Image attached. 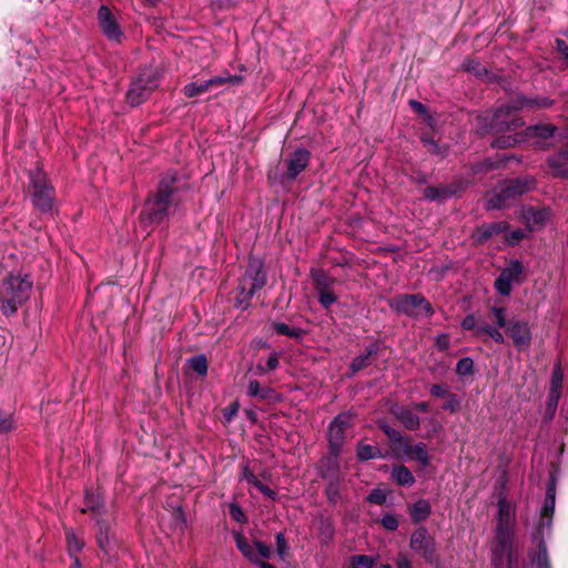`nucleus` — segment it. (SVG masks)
<instances>
[{"instance_id": "1", "label": "nucleus", "mask_w": 568, "mask_h": 568, "mask_svg": "<svg viewBox=\"0 0 568 568\" xmlns=\"http://www.w3.org/2000/svg\"><path fill=\"white\" fill-rule=\"evenodd\" d=\"M33 283L28 275L11 274L0 284V310L6 316L13 315L29 300Z\"/></svg>"}, {"instance_id": "2", "label": "nucleus", "mask_w": 568, "mask_h": 568, "mask_svg": "<svg viewBox=\"0 0 568 568\" xmlns=\"http://www.w3.org/2000/svg\"><path fill=\"white\" fill-rule=\"evenodd\" d=\"M173 182V178L164 179L160 182L158 193L149 199L144 205L141 214L142 221L161 223L174 211L175 206L172 201Z\"/></svg>"}, {"instance_id": "3", "label": "nucleus", "mask_w": 568, "mask_h": 568, "mask_svg": "<svg viewBox=\"0 0 568 568\" xmlns=\"http://www.w3.org/2000/svg\"><path fill=\"white\" fill-rule=\"evenodd\" d=\"M515 523V508L506 500H498V525H497V549L496 554H508L510 560L509 546L511 541L513 527Z\"/></svg>"}, {"instance_id": "4", "label": "nucleus", "mask_w": 568, "mask_h": 568, "mask_svg": "<svg viewBox=\"0 0 568 568\" xmlns=\"http://www.w3.org/2000/svg\"><path fill=\"white\" fill-rule=\"evenodd\" d=\"M389 306L397 313L415 318L429 317L433 315V307L420 294L398 295L389 301Z\"/></svg>"}, {"instance_id": "5", "label": "nucleus", "mask_w": 568, "mask_h": 568, "mask_svg": "<svg viewBox=\"0 0 568 568\" xmlns=\"http://www.w3.org/2000/svg\"><path fill=\"white\" fill-rule=\"evenodd\" d=\"M265 274L258 261L250 262L248 268L242 278L240 293L236 297L237 305L245 307L251 296L265 285Z\"/></svg>"}, {"instance_id": "6", "label": "nucleus", "mask_w": 568, "mask_h": 568, "mask_svg": "<svg viewBox=\"0 0 568 568\" xmlns=\"http://www.w3.org/2000/svg\"><path fill=\"white\" fill-rule=\"evenodd\" d=\"M159 85V72L155 69L144 70L131 84L126 99L131 105L141 104Z\"/></svg>"}, {"instance_id": "7", "label": "nucleus", "mask_w": 568, "mask_h": 568, "mask_svg": "<svg viewBox=\"0 0 568 568\" xmlns=\"http://www.w3.org/2000/svg\"><path fill=\"white\" fill-rule=\"evenodd\" d=\"M30 179L34 206L42 212L50 211L53 205V189L48 184L45 174L38 169L31 174Z\"/></svg>"}, {"instance_id": "8", "label": "nucleus", "mask_w": 568, "mask_h": 568, "mask_svg": "<svg viewBox=\"0 0 568 568\" xmlns=\"http://www.w3.org/2000/svg\"><path fill=\"white\" fill-rule=\"evenodd\" d=\"M352 415L348 413L339 414L334 418L328 428V440L331 445V449L335 455L338 454L339 448L342 447L345 437L346 430L351 426Z\"/></svg>"}, {"instance_id": "9", "label": "nucleus", "mask_w": 568, "mask_h": 568, "mask_svg": "<svg viewBox=\"0 0 568 568\" xmlns=\"http://www.w3.org/2000/svg\"><path fill=\"white\" fill-rule=\"evenodd\" d=\"M241 78L233 77H214L210 80L202 81L200 83L192 82L184 87L183 92L187 98H194L201 95L203 93L210 92L215 88L224 85L226 83L237 84L240 83Z\"/></svg>"}, {"instance_id": "10", "label": "nucleus", "mask_w": 568, "mask_h": 568, "mask_svg": "<svg viewBox=\"0 0 568 568\" xmlns=\"http://www.w3.org/2000/svg\"><path fill=\"white\" fill-rule=\"evenodd\" d=\"M234 539L239 550L252 562H258V559H267L271 556V548L261 541L250 544L240 532H234Z\"/></svg>"}, {"instance_id": "11", "label": "nucleus", "mask_w": 568, "mask_h": 568, "mask_svg": "<svg viewBox=\"0 0 568 568\" xmlns=\"http://www.w3.org/2000/svg\"><path fill=\"white\" fill-rule=\"evenodd\" d=\"M491 314L495 326L489 324H480L478 326V332L487 334L494 342L501 344L505 342V337L499 328H505L507 331V326L509 324L507 321L506 308L495 306L491 308Z\"/></svg>"}, {"instance_id": "12", "label": "nucleus", "mask_w": 568, "mask_h": 568, "mask_svg": "<svg viewBox=\"0 0 568 568\" xmlns=\"http://www.w3.org/2000/svg\"><path fill=\"white\" fill-rule=\"evenodd\" d=\"M506 333L513 339L518 351L527 349L531 342L530 326L526 321L511 320L507 326Z\"/></svg>"}, {"instance_id": "13", "label": "nucleus", "mask_w": 568, "mask_h": 568, "mask_svg": "<svg viewBox=\"0 0 568 568\" xmlns=\"http://www.w3.org/2000/svg\"><path fill=\"white\" fill-rule=\"evenodd\" d=\"M410 548L424 557L427 561H432L435 555V541L428 535L425 528H419L412 535Z\"/></svg>"}, {"instance_id": "14", "label": "nucleus", "mask_w": 568, "mask_h": 568, "mask_svg": "<svg viewBox=\"0 0 568 568\" xmlns=\"http://www.w3.org/2000/svg\"><path fill=\"white\" fill-rule=\"evenodd\" d=\"M523 272V267L519 262H511L506 268H504L495 281V287L501 295H509L513 283L518 282L519 276Z\"/></svg>"}, {"instance_id": "15", "label": "nucleus", "mask_w": 568, "mask_h": 568, "mask_svg": "<svg viewBox=\"0 0 568 568\" xmlns=\"http://www.w3.org/2000/svg\"><path fill=\"white\" fill-rule=\"evenodd\" d=\"M99 23L104 34L112 40H118L121 31L109 8L102 6L98 13Z\"/></svg>"}, {"instance_id": "16", "label": "nucleus", "mask_w": 568, "mask_h": 568, "mask_svg": "<svg viewBox=\"0 0 568 568\" xmlns=\"http://www.w3.org/2000/svg\"><path fill=\"white\" fill-rule=\"evenodd\" d=\"M310 152L304 149L296 150L287 160V176L295 179L308 164Z\"/></svg>"}, {"instance_id": "17", "label": "nucleus", "mask_w": 568, "mask_h": 568, "mask_svg": "<svg viewBox=\"0 0 568 568\" xmlns=\"http://www.w3.org/2000/svg\"><path fill=\"white\" fill-rule=\"evenodd\" d=\"M397 450L399 455H405L409 458L416 459L423 466H426L428 464V453L426 446L423 443L412 445L405 442L400 447H397Z\"/></svg>"}, {"instance_id": "18", "label": "nucleus", "mask_w": 568, "mask_h": 568, "mask_svg": "<svg viewBox=\"0 0 568 568\" xmlns=\"http://www.w3.org/2000/svg\"><path fill=\"white\" fill-rule=\"evenodd\" d=\"M97 515L98 534L97 541L101 549H106L110 544L111 521L109 517H102L100 510L94 513Z\"/></svg>"}, {"instance_id": "19", "label": "nucleus", "mask_w": 568, "mask_h": 568, "mask_svg": "<svg viewBox=\"0 0 568 568\" xmlns=\"http://www.w3.org/2000/svg\"><path fill=\"white\" fill-rule=\"evenodd\" d=\"M511 112L513 109L510 108L499 109L493 125L499 130H509L513 126H518L520 124L519 120Z\"/></svg>"}, {"instance_id": "20", "label": "nucleus", "mask_w": 568, "mask_h": 568, "mask_svg": "<svg viewBox=\"0 0 568 568\" xmlns=\"http://www.w3.org/2000/svg\"><path fill=\"white\" fill-rule=\"evenodd\" d=\"M393 414L407 429L414 430L419 427V417L410 409L396 407L393 409Z\"/></svg>"}, {"instance_id": "21", "label": "nucleus", "mask_w": 568, "mask_h": 568, "mask_svg": "<svg viewBox=\"0 0 568 568\" xmlns=\"http://www.w3.org/2000/svg\"><path fill=\"white\" fill-rule=\"evenodd\" d=\"M552 173L557 176L568 178V150L560 152L549 160Z\"/></svg>"}, {"instance_id": "22", "label": "nucleus", "mask_w": 568, "mask_h": 568, "mask_svg": "<svg viewBox=\"0 0 568 568\" xmlns=\"http://www.w3.org/2000/svg\"><path fill=\"white\" fill-rule=\"evenodd\" d=\"M532 187V181L530 180H513L510 181L505 190L503 191L504 197L516 196L529 191Z\"/></svg>"}, {"instance_id": "23", "label": "nucleus", "mask_w": 568, "mask_h": 568, "mask_svg": "<svg viewBox=\"0 0 568 568\" xmlns=\"http://www.w3.org/2000/svg\"><path fill=\"white\" fill-rule=\"evenodd\" d=\"M67 542H68V551L71 558H73V562L71 567L74 565L75 560H79L75 555L82 549L84 542L83 539L78 536L72 529H68L65 531ZM80 564V561H78Z\"/></svg>"}, {"instance_id": "24", "label": "nucleus", "mask_w": 568, "mask_h": 568, "mask_svg": "<svg viewBox=\"0 0 568 568\" xmlns=\"http://www.w3.org/2000/svg\"><path fill=\"white\" fill-rule=\"evenodd\" d=\"M548 216H549L548 211L535 210V209H528L524 215L526 223L530 230H532L539 225H542L545 223V221L548 219Z\"/></svg>"}, {"instance_id": "25", "label": "nucleus", "mask_w": 568, "mask_h": 568, "mask_svg": "<svg viewBox=\"0 0 568 568\" xmlns=\"http://www.w3.org/2000/svg\"><path fill=\"white\" fill-rule=\"evenodd\" d=\"M410 517L415 523L426 519L430 514V505L428 501L420 499L416 501L409 509Z\"/></svg>"}, {"instance_id": "26", "label": "nucleus", "mask_w": 568, "mask_h": 568, "mask_svg": "<svg viewBox=\"0 0 568 568\" xmlns=\"http://www.w3.org/2000/svg\"><path fill=\"white\" fill-rule=\"evenodd\" d=\"M393 479L402 486H412L415 483V478L410 470L405 466H397L392 471Z\"/></svg>"}, {"instance_id": "27", "label": "nucleus", "mask_w": 568, "mask_h": 568, "mask_svg": "<svg viewBox=\"0 0 568 568\" xmlns=\"http://www.w3.org/2000/svg\"><path fill=\"white\" fill-rule=\"evenodd\" d=\"M357 456L361 460H368L376 457H383L378 448L368 444H359L357 446Z\"/></svg>"}, {"instance_id": "28", "label": "nucleus", "mask_w": 568, "mask_h": 568, "mask_svg": "<svg viewBox=\"0 0 568 568\" xmlns=\"http://www.w3.org/2000/svg\"><path fill=\"white\" fill-rule=\"evenodd\" d=\"M313 280H314L316 292L329 290L332 283H333V281L322 271L314 272Z\"/></svg>"}, {"instance_id": "29", "label": "nucleus", "mask_w": 568, "mask_h": 568, "mask_svg": "<svg viewBox=\"0 0 568 568\" xmlns=\"http://www.w3.org/2000/svg\"><path fill=\"white\" fill-rule=\"evenodd\" d=\"M190 367L201 376L206 375L207 361L204 355H197L189 361Z\"/></svg>"}, {"instance_id": "30", "label": "nucleus", "mask_w": 568, "mask_h": 568, "mask_svg": "<svg viewBox=\"0 0 568 568\" xmlns=\"http://www.w3.org/2000/svg\"><path fill=\"white\" fill-rule=\"evenodd\" d=\"M376 353V348L374 346H371L366 349V353L363 355H359L355 357L351 364V368L353 372H357L362 368H364L367 365L368 358Z\"/></svg>"}, {"instance_id": "31", "label": "nucleus", "mask_w": 568, "mask_h": 568, "mask_svg": "<svg viewBox=\"0 0 568 568\" xmlns=\"http://www.w3.org/2000/svg\"><path fill=\"white\" fill-rule=\"evenodd\" d=\"M555 509V486L550 484L546 491V501L542 508L544 516H551Z\"/></svg>"}, {"instance_id": "32", "label": "nucleus", "mask_w": 568, "mask_h": 568, "mask_svg": "<svg viewBox=\"0 0 568 568\" xmlns=\"http://www.w3.org/2000/svg\"><path fill=\"white\" fill-rule=\"evenodd\" d=\"M374 559L366 555L353 556L348 568H372Z\"/></svg>"}, {"instance_id": "33", "label": "nucleus", "mask_w": 568, "mask_h": 568, "mask_svg": "<svg viewBox=\"0 0 568 568\" xmlns=\"http://www.w3.org/2000/svg\"><path fill=\"white\" fill-rule=\"evenodd\" d=\"M559 398H560V393L549 390L547 407H546V417L548 419H551L555 416Z\"/></svg>"}, {"instance_id": "34", "label": "nucleus", "mask_w": 568, "mask_h": 568, "mask_svg": "<svg viewBox=\"0 0 568 568\" xmlns=\"http://www.w3.org/2000/svg\"><path fill=\"white\" fill-rule=\"evenodd\" d=\"M474 363L473 359L469 357H464L458 361L456 365V373L462 376H469L473 374Z\"/></svg>"}, {"instance_id": "35", "label": "nucleus", "mask_w": 568, "mask_h": 568, "mask_svg": "<svg viewBox=\"0 0 568 568\" xmlns=\"http://www.w3.org/2000/svg\"><path fill=\"white\" fill-rule=\"evenodd\" d=\"M562 381H564V374H562L560 367L556 366L552 371L551 384H550L549 390L557 392V393L561 394Z\"/></svg>"}, {"instance_id": "36", "label": "nucleus", "mask_w": 568, "mask_h": 568, "mask_svg": "<svg viewBox=\"0 0 568 568\" xmlns=\"http://www.w3.org/2000/svg\"><path fill=\"white\" fill-rule=\"evenodd\" d=\"M270 390L261 388L257 381H251L247 386V394L252 397L267 398Z\"/></svg>"}, {"instance_id": "37", "label": "nucleus", "mask_w": 568, "mask_h": 568, "mask_svg": "<svg viewBox=\"0 0 568 568\" xmlns=\"http://www.w3.org/2000/svg\"><path fill=\"white\" fill-rule=\"evenodd\" d=\"M474 241L476 243H483L494 236L493 231L490 230L488 224L481 225L474 232Z\"/></svg>"}, {"instance_id": "38", "label": "nucleus", "mask_w": 568, "mask_h": 568, "mask_svg": "<svg viewBox=\"0 0 568 568\" xmlns=\"http://www.w3.org/2000/svg\"><path fill=\"white\" fill-rule=\"evenodd\" d=\"M530 136H540L547 139L552 135L554 128L550 125H537L528 129Z\"/></svg>"}, {"instance_id": "39", "label": "nucleus", "mask_w": 568, "mask_h": 568, "mask_svg": "<svg viewBox=\"0 0 568 568\" xmlns=\"http://www.w3.org/2000/svg\"><path fill=\"white\" fill-rule=\"evenodd\" d=\"M536 568H550L546 548L541 544L537 557L534 559Z\"/></svg>"}, {"instance_id": "40", "label": "nucleus", "mask_w": 568, "mask_h": 568, "mask_svg": "<svg viewBox=\"0 0 568 568\" xmlns=\"http://www.w3.org/2000/svg\"><path fill=\"white\" fill-rule=\"evenodd\" d=\"M274 329L276 331V333H278L281 335H286L290 337H298L300 333H301L300 329L290 327L288 325H286L284 323L274 324Z\"/></svg>"}, {"instance_id": "41", "label": "nucleus", "mask_w": 568, "mask_h": 568, "mask_svg": "<svg viewBox=\"0 0 568 568\" xmlns=\"http://www.w3.org/2000/svg\"><path fill=\"white\" fill-rule=\"evenodd\" d=\"M524 236L525 232L523 230L517 229L511 232L507 231L506 234L504 235V239L509 245H516L524 239Z\"/></svg>"}, {"instance_id": "42", "label": "nucleus", "mask_w": 568, "mask_h": 568, "mask_svg": "<svg viewBox=\"0 0 568 568\" xmlns=\"http://www.w3.org/2000/svg\"><path fill=\"white\" fill-rule=\"evenodd\" d=\"M320 297V303L325 307L328 308L331 305H333L336 302V296L331 290H325L317 292Z\"/></svg>"}, {"instance_id": "43", "label": "nucleus", "mask_w": 568, "mask_h": 568, "mask_svg": "<svg viewBox=\"0 0 568 568\" xmlns=\"http://www.w3.org/2000/svg\"><path fill=\"white\" fill-rule=\"evenodd\" d=\"M383 429L390 442H393L395 445L398 444V447H400L403 445V443H404L403 437L398 430H396L389 426H384Z\"/></svg>"}, {"instance_id": "44", "label": "nucleus", "mask_w": 568, "mask_h": 568, "mask_svg": "<svg viewBox=\"0 0 568 568\" xmlns=\"http://www.w3.org/2000/svg\"><path fill=\"white\" fill-rule=\"evenodd\" d=\"M367 500L372 504L382 505L386 500V493L382 489H374L367 496Z\"/></svg>"}, {"instance_id": "45", "label": "nucleus", "mask_w": 568, "mask_h": 568, "mask_svg": "<svg viewBox=\"0 0 568 568\" xmlns=\"http://www.w3.org/2000/svg\"><path fill=\"white\" fill-rule=\"evenodd\" d=\"M288 549V546L286 544V540L284 538L283 534L276 535V550L280 557L284 558Z\"/></svg>"}, {"instance_id": "46", "label": "nucleus", "mask_w": 568, "mask_h": 568, "mask_svg": "<svg viewBox=\"0 0 568 568\" xmlns=\"http://www.w3.org/2000/svg\"><path fill=\"white\" fill-rule=\"evenodd\" d=\"M382 525L387 530H395L398 527V520L393 515H386L382 518Z\"/></svg>"}, {"instance_id": "47", "label": "nucleus", "mask_w": 568, "mask_h": 568, "mask_svg": "<svg viewBox=\"0 0 568 568\" xmlns=\"http://www.w3.org/2000/svg\"><path fill=\"white\" fill-rule=\"evenodd\" d=\"M242 479L246 480L250 485H253L254 487L260 481L257 477L254 475V473L247 466H243Z\"/></svg>"}, {"instance_id": "48", "label": "nucleus", "mask_w": 568, "mask_h": 568, "mask_svg": "<svg viewBox=\"0 0 568 568\" xmlns=\"http://www.w3.org/2000/svg\"><path fill=\"white\" fill-rule=\"evenodd\" d=\"M490 230L493 231L494 235L497 234H506V232L509 230V224L507 222H495L488 224Z\"/></svg>"}, {"instance_id": "49", "label": "nucleus", "mask_w": 568, "mask_h": 568, "mask_svg": "<svg viewBox=\"0 0 568 568\" xmlns=\"http://www.w3.org/2000/svg\"><path fill=\"white\" fill-rule=\"evenodd\" d=\"M13 428L12 419L9 415L0 413V433L10 432Z\"/></svg>"}, {"instance_id": "50", "label": "nucleus", "mask_w": 568, "mask_h": 568, "mask_svg": "<svg viewBox=\"0 0 568 568\" xmlns=\"http://www.w3.org/2000/svg\"><path fill=\"white\" fill-rule=\"evenodd\" d=\"M230 514L233 519H235L239 523L245 521V515L242 511V509L237 505H231L230 506Z\"/></svg>"}, {"instance_id": "51", "label": "nucleus", "mask_w": 568, "mask_h": 568, "mask_svg": "<svg viewBox=\"0 0 568 568\" xmlns=\"http://www.w3.org/2000/svg\"><path fill=\"white\" fill-rule=\"evenodd\" d=\"M425 196L429 200H437L444 197V191L436 187H427L425 190Z\"/></svg>"}, {"instance_id": "52", "label": "nucleus", "mask_w": 568, "mask_h": 568, "mask_svg": "<svg viewBox=\"0 0 568 568\" xmlns=\"http://www.w3.org/2000/svg\"><path fill=\"white\" fill-rule=\"evenodd\" d=\"M459 407V400L455 395H450L447 402L444 404V409H448L450 412L457 410Z\"/></svg>"}, {"instance_id": "53", "label": "nucleus", "mask_w": 568, "mask_h": 568, "mask_svg": "<svg viewBox=\"0 0 568 568\" xmlns=\"http://www.w3.org/2000/svg\"><path fill=\"white\" fill-rule=\"evenodd\" d=\"M462 326H463V328H464V329H467V331H469V329H474V328H476V329L478 331V326H479V325H477V326H476V320H475V317H474L473 315H469V316H466V317L463 320V322H462Z\"/></svg>"}, {"instance_id": "54", "label": "nucleus", "mask_w": 568, "mask_h": 568, "mask_svg": "<svg viewBox=\"0 0 568 568\" xmlns=\"http://www.w3.org/2000/svg\"><path fill=\"white\" fill-rule=\"evenodd\" d=\"M237 410H239V405L236 403L230 405L225 410H224V418L226 422H231L233 419V417L237 414Z\"/></svg>"}, {"instance_id": "55", "label": "nucleus", "mask_w": 568, "mask_h": 568, "mask_svg": "<svg viewBox=\"0 0 568 568\" xmlns=\"http://www.w3.org/2000/svg\"><path fill=\"white\" fill-rule=\"evenodd\" d=\"M436 345L440 351H445L449 347V337L446 334H442L436 338Z\"/></svg>"}, {"instance_id": "56", "label": "nucleus", "mask_w": 568, "mask_h": 568, "mask_svg": "<svg viewBox=\"0 0 568 568\" xmlns=\"http://www.w3.org/2000/svg\"><path fill=\"white\" fill-rule=\"evenodd\" d=\"M397 568H413L410 560L405 555H398L396 558Z\"/></svg>"}, {"instance_id": "57", "label": "nucleus", "mask_w": 568, "mask_h": 568, "mask_svg": "<svg viewBox=\"0 0 568 568\" xmlns=\"http://www.w3.org/2000/svg\"><path fill=\"white\" fill-rule=\"evenodd\" d=\"M556 48L559 51V53L568 60V45L564 40L556 39Z\"/></svg>"}, {"instance_id": "58", "label": "nucleus", "mask_w": 568, "mask_h": 568, "mask_svg": "<svg viewBox=\"0 0 568 568\" xmlns=\"http://www.w3.org/2000/svg\"><path fill=\"white\" fill-rule=\"evenodd\" d=\"M447 393V389L445 386L435 384L430 387V394L436 397H442Z\"/></svg>"}, {"instance_id": "59", "label": "nucleus", "mask_w": 568, "mask_h": 568, "mask_svg": "<svg viewBox=\"0 0 568 568\" xmlns=\"http://www.w3.org/2000/svg\"><path fill=\"white\" fill-rule=\"evenodd\" d=\"M278 366V357L276 354L271 355L267 358L265 371H273Z\"/></svg>"}, {"instance_id": "60", "label": "nucleus", "mask_w": 568, "mask_h": 568, "mask_svg": "<svg viewBox=\"0 0 568 568\" xmlns=\"http://www.w3.org/2000/svg\"><path fill=\"white\" fill-rule=\"evenodd\" d=\"M263 495L274 498L275 493L270 489L267 486L263 485L261 481L255 486Z\"/></svg>"}, {"instance_id": "61", "label": "nucleus", "mask_w": 568, "mask_h": 568, "mask_svg": "<svg viewBox=\"0 0 568 568\" xmlns=\"http://www.w3.org/2000/svg\"><path fill=\"white\" fill-rule=\"evenodd\" d=\"M409 104L410 106L419 114H426V108L424 104H422L420 102L418 101H415V100H410L409 101Z\"/></svg>"}, {"instance_id": "62", "label": "nucleus", "mask_w": 568, "mask_h": 568, "mask_svg": "<svg viewBox=\"0 0 568 568\" xmlns=\"http://www.w3.org/2000/svg\"><path fill=\"white\" fill-rule=\"evenodd\" d=\"M423 142L426 144V145H429L432 146V151L433 152H437V144L432 140V139H425L423 138Z\"/></svg>"}, {"instance_id": "63", "label": "nucleus", "mask_w": 568, "mask_h": 568, "mask_svg": "<svg viewBox=\"0 0 568 568\" xmlns=\"http://www.w3.org/2000/svg\"><path fill=\"white\" fill-rule=\"evenodd\" d=\"M416 408H417L418 410H420V412H427V410H428V408H429V405H428V403H425V402H424V403H419V404H417V405H416Z\"/></svg>"}, {"instance_id": "64", "label": "nucleus", "mask_w": 568, "mask_h": 568, "mask_svg": "<svg viewBox=\"0 0 568 568\" xmlns=\"http://www.w3.org/2000/svg\"><path fill=\"white\" fill-rule=\"evenodd\" d=\"M257 565H260L261 568H275L274 566L265 562V561H261V559H258V562H256Z\"/></svg>"}]
</instances>
